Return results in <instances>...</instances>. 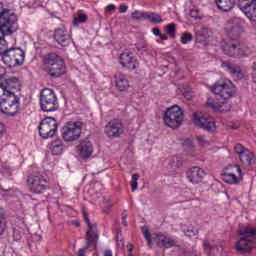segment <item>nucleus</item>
<instances>
[{"instance_id": "dca6fc26", "label": "nucleus", "mask_w": 256, "mask_h": 256, "mask_svg": "<svg viewBox=\"0 0 256 256\" xmlns=\"http://www.w3.org/2000/svg\"><path fill=\"white\" fill-rule=\"evenodd\" d=\"M124 132L125 126L121 119L110 120L104 128V133L109 137V139H117Z\"/></svg>"}, {"instance_id": "9b49d317", "label": "nucleus", "mask_w": 256, "mask_h": 256, "mask_svg": "<svg viewBox=\"0 0 256 256\" xmlns=\"http://www.w3.org/2000/svg\"><path fill=\"white\" fill-rule=\"evenodd\" d=\"M210 91L224 99V101H227V99H231L235 95V86H233L231 81L218 80L210 87Z\"/></svg>"}, {"instance_id": "1a4fd4ad", "label": "nucleus", "mask_w": 256, "mask_h": 256, "mask_svg": "<svg viewBox=\"0 0 256 256\" xmlns=\"http://www.w3.org/2000/svg\"><path fill=\"white\" fill-rule=\"evenodd\" d=\"M7 67H21L25 63V51L21 48H9L2 57Z\"/></svg>"}, {"instance_id": "58836bf2", "label": "nucleus", "mask_w": 256, "mask_h": 256, "mask_svg": "<svg viewBox=\"0 0 256 256\" xmlns=\"http://www.w3.org/2000/svg\"><path fill=\"white\" fill-rule=\"evenodd\" d=\"M199 145H201L202 147H209L210 143L208 142L207 138H205V136L203 135H199L196 137Z\"/></svg>"}, {"instance_id": "a19ab883", "label": "nucleus", "mask_w": 256, "mask_h": 256, "mask_svg": "<svg viewBox=\"0 0 256 256\" xmlns=\"http://www.w3.org/2000/svg\"><path fill=\"white\" fill-rule=\"evenodd\" d=\"M5 133H7L5 126L0 125V147H3V144L5 143Z\"/></svg>"}, {"instance_id": "cd10ccee", "label": "nucleus", "mask_w": 256, "mask_h": 256, "mask_svg": "<svg viewBox=\"0 0 256 256\" xmlns=\"http://www.w3.org/2000/svg\"><path fill=\"white\" fill-rule=\"evenodd\" d=\"M215 3L220 11L227 13L235 7V0H215Z\"/></svg>"}, {"instance_id": "0eeeda50", "label": "nucleus", "mask_w": 256, "mask_h": 256, "mask_svg": "<svg viewBox=\"0 0 256 256\" xmlns=\"http://www.w3.org/2000/svg\"><path fill=\"white\" fill-rule=\"evenodd\" d=\"M40 107L44 113H53L59 109V100H57L55 90L44 88L40 92Z\"/></svg>"}, {"instance_id": "a211bd4d", "label": "nucleus", "mask_w": 256, "mask_h": 256, "mask_svg": "<svg viewBox=\"0 0 256 256\" xmlns=\"http://www.w3.org/2000/svg\"><path fill=\"white\" fill-rule=\"evenodd\" d=\"M238 7L247 19L256 23V0H238Z\"/></svg>"}, {"instance_id": "aec40b11", "label": "nucleus", "mask_w": 256, "mask_h": 256, "mask_svg": "<svg viewBox=\"0 0 256 256\" xmlns=\"http://www.w3.org/2000/svg\"><path fill=\"white\" fill-rule=\"evenodd\" d=\"M205 170L200 167H192L188 171H186V178L192 185H201L203 183V179H205Z\"/></svg>"}, {"instance_id": "72a5a7b5", "label": "nucleus", "mask_w": 256, "mask_h": 256, "mask_svg": "<svg viewBox=\"0 0 256 256\" xmlns=\"http://www.w3.org/2000/svg\"><path fill=\"white\" fill-rule=\"evenodd\" d=\"M190 17L195 19V21H201V19H203V14H201V10L198 8H193L190 10Z\"/></svg>"}, {"instance_id": "c03bdc74", "label": "nucleus", "mask_w": 256, "mask_h": 256, "mask_svg": "<svg viewBox=\"0 0 256 256\" xmlns=\"http://www.w3.org/2000/svg\"><path fill=\"white\" fill-rule=\"evenodd\" d=\"M9 10V8L5 7V4H3V2H0V19L1 16L3 15V13H6Z\"/></svg>"}, {"instance_id": "e2e57ef3", "label": "nucleus", "mask_w": 256, "mask_h": 256, "mask_svg": "<svg viewBox=\"0 0 256 256\" xmlns=\"http://www.w3.org/2000/svg\"><path fill=\"white\" fill-rule=\"evenodd\" d=\"M232 129H237V127H232Z\"/></svg>"}, {"instance_id": "4c0bfd02", "label": "nucleus", "mask_w": 256, "mask_h": 256, "mask_svg": "<svg viewBox=\"0 0 256 256\" xmlns=\"http://www.w3.org/2000/svg\"><path fill=\"white\" fill-rule=\"evenodd\" d=\"M9 49L7 48V41L4 38H0V55L3 58V55L7 53Z\"/></svg>"}, {"instance_id": "603ef678", "label": "nucleus", "mask_w": 256, "mask_h": 256, "mask_svg": "<svg viewBox=\"0 0 256 256\" xmlns=\"http://www.w3.org/2000/svg\"><path fill=\"white\" fill-rule=\"evenodd\" d=\"M204 247H208L210 251H213V247L211 246V243L209 241H204Z\"/></svg>"}, {"instance_id": "de8ad7c7", "label": "nucleus", "mask_w": 256, "mask_h": 256, "mask_svg": "<svg viewBox=\"0 0 256 256\" xmlns=\"http://www.w3.org/2000/svg\"><path fill=\"white\" fill-rule=\"evenodd\" d=\"M152 33L153 35H155L156 37H159L161 35V29L155 27L152 29Z\"/></svg>"}, {"instance_id": "8fccbe9b", "label": "nucleus", "mask_w": 256, "mask_h": 256, "mask_svg": "<svg viewBox=\"0 0 256 256\" xmlns=\"http://www.w3.org/2000/svg\"><path fill=\"white\" fill-rule=\"evenodd\" d=\"M127 9H129V6L121 5L119 11L120 13H127Z\"/></svg>"}, {"instance_id": "39448f33", "label": "nucleus", "mask_w": 256, "mask_h": 256, "mask_svg": "<svg viewBox=\"0 0 256 256\" xmlns=\"http://www.w3.org/2000/svg\"><path fill=\"white\" fill-rule=\"evenodd\" d=\"M18 21L19 19L17 18V14L11 11V9H8L6 12L2 13L0 18V31L2 35L5 37L16 33V31L19 29Z\"/></svg>"}, {"instance_id": "6e6552de", "label": "nucleus", "mask_w": 256, "mask_h": 256, "mask_svg": "<svg viewBox=\"0 0 256 256\" xmlns=\"http://www.w3.org/2000/svg\"><path fill=\"white\" fill-rule=\"evenodd\" d=\"M163 119L167 127H170V129H177L183 125L185 114L181 107L175 105L166 109Z\"/></svg>"}, {"instance_id": "7ed1b4c3", "label": "nucleus", "mask_w": 256, "mask_h": 256, "mask_svg": "<svg viewBox=\"0 0 256 256\" xmlns=\"http://www.w3.org/2000/svg\"><path fill=\"white\" fill-rule=\"evenodd\" d=\"M239 239L236 241L235 247L236 251L241 253V255H247L251 253L256 247L255 237H256V228L248 225L244 228H241L238 231Z\"/></svg>"}, {"instance_id": "6e6d98bb", "label": "nucleus", "mask_w": 256, "mask_h": 256, "mask_svg": "<svg viewBox=\"0 0 256 256\" xmlns=\"http://www.w3.org/2000/svg\"><path fill=\"white\" fill-rule=\"evenodd\" d=\"M127 249H128V251H129L128 256H133V254H132V252H133V245L129 244V245L127 246Z\"/></svg>"}, {"instance_id": "052dcab7", "label": "nucleus", "mask_w": 256, "mask_h": 256, "mask_svg": "<svg viewBox=\"0 0 256 256\" xmlns=\"http://www.w3.org/2000/svg\"><path fill=\"white\" fill-rule=\"evenodd\" d=\"M122 224L124 225V227H127V219L126 220H122Z\"/></svg>"}, {"instance_id": "680f3d73", "label": "nucleus", "mask_w": 256, "mask_h": 256, "mask_svg": "<svg viewBox=\"0 0 256 256\" xmlns=\"http://www.w3.org/2000/svg\"><path fill=\"white\" fill-rule=\"evenodd\" d=\"M79 225H81L79 222H76V227H79Z\"/></svg>"}, {"instance_id": "a18cd8bd", "label": "nucleus", "mask_w": 256, "mask_h": 256, "mask_svg": "<svg viewBox=\"0 0 256 256\" xmlns=\"http://www.w3.org/2000/svg\"><path fill=\"white\" fill-rule=\"evenodd\" d=\"M209 37V30L207 28L202 29V41H205V39H208Z\"/></svg>"}, {"instance_id": "6ab92c4d", "label": "nucleus", "mask_w": 256, "mask_h": 256, "mask_svg": "<svg viewBox=\"0 0 256 256\" xmlns=\"http://www.w3.org/2000/svg\"><path fill=\"white\" fill-rule=\"evenodd\" d=\"M119 61L123 69H127L128 71H135L139 67V62L133 53L123 52L119 57Z\"/></svg>"}, {"instance_id": "2f4dec72", "label": "nucleus", "mask_w": 256, "mask_h": 256, "mask_svg": "<svg viewBox=\"0 0 256 256\" xmlns=\"http://www.w3.org/2000/svg\"><path fill=\"white\" fill-rule=\"evenodd\" d=\"M141 231L144 238L147 241V245L151 247L153 245V238L151 236V232L149 231V228L147 226H142Z\"/></svg>"}, {"instance_id": "2eb2a0df", "label": "nucleus", "mask_w": 256, "mask_h": 256, "mask_svg": "<svg viewBox=\"0 0 256 256\" xmlns=\"http://www.w3.org/2000/svg\"><path fill=\"white\" fill-rule=\"evenodd\" d=\"M27 185L31 193H36L37 195H41L49 189L47 178L43 175H30L27 178Z\"/></svg>"}, {"instance_id": "4be33fe9", "label": "nucleus", "mask_w": 256, "mask_h": 256, "mask_svg": "<svg viewBox=\"0 0 256 256\" xmlns=\"http://www.w3.org/2000/svg\"><path fill=\"white\" fill-rule=\"evenodd\" d=\"M222 67H224V69H226L234 79H245V71H243L239 64L231 61H225L222 63Z\"/></svg>"}, {"instance_id": "b1692460", "label": "nucleus", "mask_w": 256, "mask_h": 256, "mask_svg": "<svg viewBox=\"0 0 256 256\" xmlns=\"http://www.w3.org/2000/svg\"><path fill=\"white\" fill-rule=\"evenodd\" d=\"M206 107L209 109H213L216 113H227L231 111V105H227L226 103H221L217 99H213L211 97L207 98Z\"/></svg>"}, {"instance_id": "f3484780", "label": "nucleus", "mask_w": 256, "mask_h": 256, "mask_svg": "<svg viewBox=\"0 0 256 256\" xmlns=\"http://www.w3.org/2000/svg\"><path fill=\"white\" fill-rule=\"evenodd\" d=\"M234 153L239 157L240 162L244 167H251L255 163V155L251 150L245 148L242 144H236L234 146Z\"/></svg>"}, {"instance_id": "ea45409f", "label": "nucleus", "mask_w": 256, "mask_h": 256, "mask_svg": "<svg viewBox=\"0 0 256 256\" xmlns=\"http://www.w3.org/2000/svg\"><path fill=\"white\" fill-rule=\"evenodd\" d=\"M1 173H2V175L4 176V177H12V175H13V170L11 169V167H9V166H4V167H2V169H1Z\"/></svg>"}, {"instance_id": "37998d69", "label": "nucleus", "mask_w": 256, "mask_h": 256, "mask_svg": "<svg viewBox=\"0 0 256 256\" xmlns=\"http://www.w3.org/2000/svg\"><path fill=\"white\" fill-rule=\"evenodd\" d=\"M168 165L169 167H171V169H177V167H179V164L177 163V158H171L168 162Z\"/></svg>"}, {"instance_id": "5701e85b", "label": "nucleus", "mask_w": 256, "mask_h": 256, "mask_svg": "<svg viewBox=\"0 0 256 256\" xmlns=\"http://www.w3.org/2000/svg\"><path fill=\"white\" fill-rule=\"evenodd\" d=\"M114 80L115 87L118 91H120V93H126V91H129V88L131 87L129 76L119 72L114 75Z\"/></svg>"}, {"instance_id": "4d7b16f0", "label": "nucleus", "mask_w": 256, "mask_h": 256, "mask_svg": "<svg viewBox=\"0 0 256 256\" xmlns=\"http://www.w3.org/2000/svg\"><path fill=\"white\" fill-rule=\"evenodd\" d=\"M137 185V182H131L132 191H136Z\"/></svg>"}, {"instance_id": "f8f14e48", "label": "nucleus", "mask_w": 256, "mask_h": 256, "mask_svg": "<svg viewBox=\"0 0 256 256\" xmlns=\"http://www.w3.org/2000/svg\"><path fill=\"white\" fill-rule=\"evenodd\" d=\"M57 127L59 124L57 123V119L53 117H46L40 122L39 126V135L42 139H51V137H55L57 133Z\"/></svg>"}, {"instance_id": "423d86ee", "label": "nucleus", "mask_w": 256, "mask_h": 256, "mask_svg": "<svg viewBox=\"0 0 256 256\" xmlns=\"http://www.w3.org/2000/svg\"><path fill=\"white\" fill-rule=\"evenodd\" d=\"M83 217L85 223L87 224V246L78 251V256H85L87 249H89V247H97V241H99V230L97 228V223H91V220H89V215L87 214V212H83Z\"/></svg>"}, {"instance_id": "c756f323", "label": "nucleus", "mask_w": 256, "mask_h": 256, "mask_svg": "<svg viewBox=\"0 0 256 256\" xmlns=\"http://www.w3.org/2000/svg\"><path fill=\"white\" fill-rule=\"evenodd\" d=\"M87 19H89L87 14L78 13L77 16L74 17V19L72 21V25L74 27H77V25H79L81 23H87Z\"/></svg>"}, {"instance_id": "20e7f679", "label": "nucleus", "mask_w": 256, "mask_h": 256, "mask_svg": "<svg viewBox=\"0 0 256 256\" xmlns=\"http://www.w3.org/2000/svg\"><path fill=\"white\" fill-rule=\"evenodd\" d=\"M43 63L50 77H61L65 75V60L56 53H49L43 58Z\"/></svg>"}, {"instance_id": "bf43d9fd", "label": "nucleus", "mask_w": 256, "mask_h": 256, "mask_svg": "<svg viewBox=\"0 0 256 256\" xmlns=\"http://www.w3.org/2000/svg\"><path fill=\"white\" fill-rule=\"evenodd\" d=\"M127 219V211H124L122 213V221H125Z\"/></svg>"}, {"instance_id": "c9c22d12", "label": "nucleus", "mask_w": 256, "mask_h": 256, "mask_svg": "<svg viewBox=\"0 0 256 256\" xmlns=\"http://www.w3.org/2000/svg\"><path fill=\"white\" fill-rule=\"evenodd\" d=\"M166 32L170 37H175V34L177 33V24L171 23L166 26Z\"/></svg>"}, {"instance_id": "9d476101", "label": "nucleus", "mask_w": 256, "mask_h": 256, "mask_svg": "<svg viewBox=\"0 0 256 256\" xmlns=\"http://www.w3.org/2000/svg\"><path fill=\"white\" fill-rule=\"evenodd\" d=\"M83 129V123L76 121H70L67 122L62 128H61V135L62 139L66 143H71L73 141H77L81 137V131Z\"/></svg>"}, {"instance_id": "7c9ffc66", "label": "nucleus", "mask_w": 256, "mask_h": 256, "mask_svg": "<svg viewBox=\"0 0 256 256\" xmlns=\"http://www.w3.org/2000/svg\"><path fill=\"white\" fill-rule=\"evenodd\" d=\"M7 231V218H5V213L0 209V237Z\"/></svg>"}, {"instance_id": "f704fd0d", "label": "nucleus", "mask_w": 256, "mask_h": 256, "mask_svg": "<svg viewBox=\"0 0 256 256\" xmlns=\"http://www.w3.org/2000/svg\"><path fill=\"white\" fill-rule=\"evenodd\" d=\"M132 19L135 21H141V20H147V12H141L136 10L135 12L132 13Z\"/></svg>"}, {"instance_id": "3c124183", "label": "nucleus", "mask_w": 256, "mask_h": 256, "mask_svg": "<svg viewBox=\"0 0 256 256\" xmlns=\"http://www.w3.org/2000/svg\"><path fill=\"white\" fill-rule=\"evenodd\" d=\"M106 11H108V12L115 11V5L114 4H109L106 7Z\"/></svg>"}, {"instance_id": "393cba45", "label": "nucleus", "mask_w": 256, "mask_h": 256, "mask_svg": "<svg viewBox=\"0 0 256 256\" xmlns=\"http://www.w3.org/2000/svg\"><path fill=\"white\" fill-rule=\"evenodd\" d=\"M76 149L82 159H89L93 155V144L89 140H82Z\"/></svg>"}, {"instance_id": "bb28decb", "label": "nucleus", "mask_w": 256, "mask_h": 256, "mask_svg": "<svg viewBox=\"0 0 256 256\" xmlns=\"http://www.w3.org/2000/svg\"><path fill=\"white\" fill-rule=\"evenodd\" d=\"M49 149L52 155H63V151H65V145L63 144V141L58 139V140L52 141L49 144Z\"/></svg>"}, {"instance_id": "864d4df0", "label": "nucleus", "mask_w": 256, "mask_h": 256, "mask_svg": "<svg viewBox=\"0 0 256 256\" xmlns=\"http://www.w3.org/2000/svg\"><path fill=\"white\" fill-rule=\"evenodd\" d=\"M160 39L162 40V41H167V39H169V36L167 35V34H162V33H160Z\"/></svg>"}, {"instance_id": "5fc2aeb1", "label": "nucleus", "mask_w": 256, "mask_h": 256, "mask_svg": "<svg viewBox=\"0 0 256 256\" xmlns=\"http://www.w3.org/2000/svg\"><path fill=\"white\" fill-rule=\"evenodd\" d=\"M137 181H139V174H133L132 175V182L137 183Z\"/></svg>"}, {"instance_id": "49530a36", "label": "nucleus", "mask_w": 256, "mask_h": 256, "mask_svg": "<svg viewBox=\"0 0 256 256\" xmlns=\"http://www.w3.org/2000/svg\"><path fill=\"white\" fill-rule=\"evenodd\" d=\"M252 71H253L252 81H253V83H256V62H254L252 65Z\"/></svg>"}, {"instance_id": "c85d7f7f", "label": "nucleus", "mask_w": 256, "mask_h": 256, "mask_svg": "<svg viewBox=\"0 0 256 256\" xmlns=\"http://www.w3.org/2000/svg\"><path fill=\"white\" fill-rule=\"evenodd\" d=\"M146 21H150L153 25H159V23H163V18L155 12H146Z\"/></svg>"}, {"instance_id": "f257e3e1", "label": "nucleus", "mask_w": 256, "mask_h": 256, "mask_svg": "<svg viewBox=\"0 0 256 256\" xmlns=\"http://www.w3.org/2000/svg\"><path fill=\"white\" fill-rule=\"evenodd\" d=\"M21 90L19 78L8 75L0 83V111L9 117L19 113V97L13 91Z\"/></svg>"}, {"instance_id": "473e14b6", "label": "nucleus", "mask_w": 256, "mask_h": 256, "mask_svg": "<svg viewBox=\"0 0 256 256\" xmlns=\"http://www.w3.org/2000/svg\"><path fill=\"white\" fill-rule=\"evenodd\" d=\"M23 235H25V230L23 228L21 227L14 228L13 237L15 241H21V239L23 238Z\"/></svg>"}, {"instance_id": "412c9836", "label": "nucleus", "mask_w": 256, "mask_h": 256, "mask_svg": "<svg viewBox=\"0 0 256 256\" xmlns=\"http://www.w3.org/2000/svg\"><path fill=\"white\" fill-rule=\"evenodd\" d=\"M54 39L61 47H69L71 45V34H69L65 26L54 30Z\"/></svg>"}, {"instance_id": "e433bc0d", "label": "nucleus", "mask_w": 256, "mask_h": 256, "mask_svg": "<svg viewBox=\"0 0 256 256\" xmlns=\"http://www.w3.org/2000/svg\"><path fill=\"white\" fill-rule=\"evenodd\" d=\"M190 41H193V35L191 33H183L181 36L182 45H187Z\"/></svg>"}, {"instance_id": "13d9d810", "label": "nucleus", "mask_w": 256, "mask_h": 256, "mask_svg": "<svg viewBox=\"0 0 256 256\" xmlns=\"http://www.w3.org/2000/svg\"><path fill=\"white\" fill-rule=\"evenodd\" d=\"M104 256H113V252H111V250H106Z\"/></svg>"}, {"instance_id": "a878e982", "label": "nucleus", "mask_w": 256, "mask_h": 256, "mask_svg": "<svg viewBox=\"0 0 256 256\" xmlns=\"http://www.w3.org/2000/svg\"><path fill=\"white\" fill-rule=\"evenodd\" d=\"M156 244L158 245V247H162L163 249H170V247H175V245H177V242H175V239L165 234H157Z\"/></svg>"}, {"instance_id": "f03ea898", "label": "nucleus", "mask_w": 256, "mask_h": 256, "mask_svg": "<svg viewBox=\"0 0 256 256\" xmlns=\"http://www.w3.org/2000/svg\"><path fill=\"white\" fill-rule=\"evenodd\" d=\"M227 29L228 38L222 42L225 55H228V57H245V51L241 49V43H239L243 28L236 22L228 25Z\"/></svg>"}, {"instance_id": "79ce46f5", "label": "nucleus", "mask_w": 256, "mask_h": 256, "mask_svg": "<svg viewBox=\"0 0 256 256\" xmlns=\"http://www.w3.org/2000/svg\"><path fill=\"white\" fill-rule=\"evenodd\" d=\"M9 74H7V70L5 69V67L0 66V83L3 82V79H5V77H8Z\"/></svg>"}, {"instance_id": "4468645a", "label": "nucleus", "mask_w": 256, "mask_h": 256, "mask_svg": "<svg viewBox=\"0 0 256 256\" xmlns=\"http://www.w3.org/2000/svg\"><path fill=\"white\" fill-rule=\"evenodd\" d=\"M192 122L195 127L199 129H204V131H208L212 133L216 129L215 120L209 117L207 114H203V112H194L192 114Z\"/></svg>"}, {"instance_id": "09e8293b", "label": "nucleus", "mask_w": 256, "mask_h": 256, "mask_svg": "<svg viewBox=\"0 0 256 256\" xmlns=\"http://www.w3.org/2000/svg\"><path fill=\"white\" fill-rule=\"evenodd\" d=\"M185 235H187V237H193V236H195V230L188 229L185 231Z\"/></svg>"}, {"instance_id": "ddd939ff", "label": "nucleus", "mask_w": 256, "mask_h": 256, "mask_svg": "<svg viewBox=\"0 0 256 256\" xmlns=\"http://www.w3.org/2000/svg\"><path fill=\"white\" fill-rule=\"evenodd\" d=\"M222 179L225 183H228V185H239V183L243 181L241 166L237 164H230L222 174Z\"/></svg>"}]
</instances>
